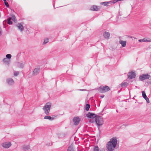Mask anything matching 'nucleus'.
I'll return each instance as SVG.
<instances>
[{"instance_id":"nucleus-1","label":"nucleus","mask_w":151,"mask_h":151,"mask_svg":"<svg viewBox=\"0 0 151 151\" xmlns=\"http://www.w3.org/2000/svg\"><path fill=\"white\" fill-rule=\"evenodd\" d=\"M117 141L116 137H113L111 138L106 144V148L107 150L113 151L116 146Z\"/></svg>"},{"instance_id":"nucleus-2","label":"nucleus","mask_w":151,"mask_h":151,"mask_svg":"<svg viewBox=\"0 0 151 151\" xmlns=\"http://www.w3.org/2000/svg\"><path fill=\"white\" fill-rule=\"evenodd\" d=\"M86 116L88 118V121L91 123L94 122L96 116L95 114L90 112L86 114Z\"/></svg>"},{"instance_id":"nucleus-3","label":"nucleus","mask_w":151,"mask_h":151,"mask_svg":"<svg viewBox=\"0 0 151 151\" xmlns=\"http://www.w3.org/2000/svg\"><path fill=\"white\" fill-rule=\"evenodd\" d=\"M51 105L52 104L51 103L47 102L43 108L42 109L46 115H48L49 114Z\"/></svg>"},{"instance_id":"nucleus-4","label":"nucleus","mask_w":151,"mask_h":151,"mask_svg":"<svg viewBox=\"0 0 151 151\" xmlns=\"http://www.w3.org/2000/svg\"><path fill=\"white\" fill-rule=\"evenodd\" d=\"M95 121L98 127L101 126L104 123L102 117L99 116H96L95 119Z\"/></svg>"},{"instance_id":"nucleus-5","label":"nucleus","mask_w":151,"mask_h":151,"mask_svg":"<svg viewBox=\"0 0 151 151\" xmlns=\"http://www.w3.org/2000/svg\"><path fill=\"white\" fill-rule=\"evenodd\" d=\"M109 87L107 86H100L99 88L100 92L101 93H103L106 92L110 90Z\"/></svg>"},{"instance_id":"nucleus-6","label":"nucleus","mask_w":151,"mask_h":151,"mask_svg":"<svg viewBox=\"0 0 151 151\" xmlns=\"http://www.w3.org/2000/svg\"><path fill=\"white\" fill-rule=\"evenodd\" d=\"M150 77V76L148 74H142L139 76V80L141 81H143L145 79H149Z\"/></svg>"},{"instance_id":"nucleus-7","label":"nucleus","mask_w":151,"mask_h":151,"mask_svg":"<svg viewBox=\"0 0 151 151\" xmlns=\"http://www.w3.org/2000/svg\"><path fill=\"white\" fill-rule=\"evenodd\" d=\"M136 76L135 73L133 72H129L128 75V78H129L132 79L134 78Z\"/></svg>"},{"instance_id":"nucleus-8","label":"nucleus","mask_w":151,"mask_h":151,"mask_svg":"<svg viewBox=\"0 0 151 151\" xmlns=\"http://www.w3.org/2000/svg\"><path fill=\"white\" fill-rule=\"evenodd\" d=\"M11 145V143L9 142H6L2 144V146L6 148H9Z\"/></svg>"},{"instance_id":"nucleus-9","label":"nucleus","mask_w":151,"mask_h":151,"mask_svg":"<svg viewBox=\"0 0 151 151\" xmlns=\"http://www.w3.org/2000/svg\"><path fill=\"white\" fill-rule=\"evenodd\" d=\"M80 119L78 117H75L73 118V121L75 125H78L80 121Z\"/></svg>"},{"instance_id":"nucleus-10","label":"nucleus","mask_w":151,"mask_h":151,"mask_svg":"<svg viewBox=\"0 0 151 151\" xmlns=\"http://www.w3.org/2000/svg\"><path fill=\"white\" fill-rule=\"evenodd\" d=\"M101 8L100 6L93 5L91 8L90 10L92 11H98Z\"/></svg>"},{"instance_id":"nucleus-11","label":"nucleus","mask_w":151,"mask_h":151,"mask_svg":"<svg viewBox=\"0 0 151 151\" xmlns=\"http://www.w3.org/2000/svg\"><path fill=\"white\" fill-rule=\"evenodd\" d=\"M142 96L146 100L147 103H149L150 101L149 99L145 93L144 91L142 92Z\"/></svg>"},{"instance_id":"nucleus-12","label":"nucleus","mask_w":151,"mask_h":151,"mask_svg":"<svg viewBox=\"0 0 151 151\" xmlns=\"http://www.w3.org/2000/svg\"><path fill=\"white\" fill-rule=\"evenodd\" d=\"M103 35L106 39H109L110 36V33L108 32H104L103 33Z\"/></svg>"},{"instance_id":"nucleus-13","label":"nucleus","mask_w":151,"mask_h":151,"mask_svg":"<svg viewBox=\"0 0 151 151\" xmlns=\"http://www.w3.org/2000/svg\"><path fill=\"white\" fill-rule=\"evenodd\" d=\"M19 29L22 31L24 29V27L21 23H18L17 25Z\"/></svg>"},{"instance_id":"nucleus-14","label":"nucleus","mask_w":151,"mask_h":151,"mask_svg":"<svg viewBox=\"0 0 151 151\" xmlns=\"http://www.w3.org/2000/svg\"><path fill=\"white\" fill-rule=\"evenodd\" d=\"M40 71V68H35L33 72V75L35 76L37 75L38 73Z\"/></svg>"},{"instance_id":"nucleus-15","label":"nucleus","mask_w":151,"mask_h":151,"mask_svg":"<svg viewBox=\"0 0 151 151\" xmlns=\"http://www.w3.org/2000/svg\"><path fill=\"white\" fill-rule=\"evenodd\" d=\"M24 64V62H18L17 63V65L19 67L22 68H23Z\"/></svg>"},{"instance_id":"nucleus-16","label":"nucleus","mask_w":151,"mask_h":151,"mask_svg":"<svg viewBox=\"0 0 151 151\" xmlns=\"http://www.w3.org/2000/svg\"><path fill=\"white\" fill-rule=\"evenodd\" d=\"M119 43L121 44L123 47L126 46V41L120 40L119 41Z\"/></svg>"},{"instance_id":"nucleus-17","label":"nucleus","mask_w":151,"mask_h":151,"mask_svg":"<svg viewBox=\"0 0 151 151\" xmlns=\"http://www.w3.org/2000/svg\"><path fill=\"white\" fill-rule=\"evenodd\" d=\"M6 81L8 83L9 85H12L14 83L13 80L12 78H9L7 79Z\"/></svg>"},{"instance_id":"nucleus-18","label":"nucleus","mask_w":151,"mask_h":151,"mask_svg":"<svg viewBox=\"0 0 151 151\" xmlns=\"http://www.w3.org/2000/svg\"><path fill=\"white\" fill-rule=\"evenodd\" d=\"M44 119H49L50 120H52L54 119V118L51 117L50 116H46L44 117Z\"/></svg>"},{"instance_id":"nucleus-19","label":"nucleus","mask_w":151,"mask_h":151,"mask_svg":"<svg viewBox=\"0 0 151 151\" xmlns=\"http://www.w3.org/2000/svg\"><path fill=\"white\" fill-rule=\"evenodd\" d=\"M121 86L122 88L126 87L128 85V83L127 82L122 83L121 84Z\"/></svg>"},{"instance_id":"nucleus-20","label":"nucleus","mask_w":151,"mask_h":151,"mask_svg":"<svg viewBox=\"0 0 151 151\" xmlns=\"http://www.w3.org/2000/svg\"><path fill=\"white\" fill-rule=\"evenodd\" d=\"M67 151H74V149L72 145L68 147Z\"/></svg>"},{"instance_id":"nucleus-21","label":"nucleus","mask_w":151,"mask_h":151,"mask_svg":"<svg viewBox=\"0 0 151 151\" xmlns=\"http://www.w3.org/2000/svg\"><path fill=\"white\" fill-rule=\"evenodd\" d=\"M93 151H99L100 150L99 147L97 145L93 147Z\"/></svg>"},{"instance_id":"nucleus-22","label":"nucleus","mask_w":151,"mask_h":151,"mask_svg":"<svg viewBox=\"0 0 151 151\" xmlns=\"http://www.w3.org/2000/svg\"><path fill=\"white\" fill-rule=\"evenodd\" d=\"M150 39L149 38H145L142 39V42H149L150 41Z\"/></svg>"},{"instance_id":"nucleus-23","label":"nucleus","mask_w":151,"mask_h":151,"mask_svg":"<svg viewBox=\"0 0 151 151\" xmlns=\"http://www.w3.org/2000/svg\"><path fill=\"white\" fill-rule=\"evenodd\" d=\"M23 148L24 150L26 151L29 149V145H24L23 146Z\"/></svg>"},{"instance_id":"nucleus-24","label":"nucleus","mask_w":151,"mask_h":151,"mask_svg":"<svg viewBox=\"0 0 151 151\" xmlns=\"http://www.w3.org/2000/svg\"><path fill=\"white\" fill-rule=\"evenodd\" d=\"M111 3V2H109V1L104 2L101 3V4L102 5H103L104 6H108V4L109 3Z\"/></svg>"},{"instance_id":"nucleus-25","label":"nucleus","mask_w":151,"mask_h":151,"mask_svg":"<svg viewBox=\"0 0 151 151\" xmlns=\"http://www.w3.org/2000/svg\"><path fill=\"white\" fill-rule=\"evenodd\" d=\"M9 18H11V20H12L13 21H14V22H15V21L16 20V17L14 15H13L11 17H9Z\"/></svg>"},{"instance_id":"nucleus-26","label":"nucleus","mask_w":151,"mask_h":151,"mask_svg":"<svg viewBox=\"0 0 151 151\" xmlns=\"http://www.w3.org/2000/svg\"><path fill=\"white\" fill-rule=\"evenodd\" d=\"M7 23L11 25L12 24V23L11 20V18H9L7 19Z\"/></svg>"},{"instance_id":"nucleus-27","label":"nucleus","mask_w":151,"mask_h":151,"mask_svg":"<svg viewBox=\"0 0 151 151\" xmlns=\"http://www.w3.org/2000/svg\"><path fill=\"white\" fill-rule=\"evenodd\" d=\"M90 106L89 104H87L86 105V110L87 111H88L90 108Z\"/></svg>"},{"instance_id":"nucleus-28","label":"nucleus","mask_w":151,"mask_h":151,"mask_svg":"<svg viewBox=\"0 0 151 151\" xmlns=\"http://www.w3.org/2000/svg\"><path fill=\"white\" fill-rule=\"evenodd\" d=\"M3 61L4 62L6 63H8L9 62V60L6 58H4Z\"/></svg>"},{"instance_id":"nucleus-29","label":"nucleus","mask_w":151,"mask_h":151,"mask_svg":"<svg viewBox=\"0 0 151 151\" xmlns=\"http://www.w3.org/2000/svg\"><path fill=\"white\" fill-rule=\"evenodd\" d=\"M12 56L10 54H7L6 55V58L7 59H10L11 58Z\"/></svg>"},{"instance_id":"nucleus-30","label":"nucleus","mask_w":151,"mask_h":151,"mask_svg":"<svg viewBox=\"0 0 151 151\" xmlns=\"http://www.w3.org/2000/svg\"><path fill=\"white\" fill-rule=\"evenodd\" d=\"M49 41V40L48 39H45L43 42V44H46Z\"/></svg>"},{"instance_id":"nucleus-31","label":"nucleus","mask_w":151,"mask_h":151,"mask_svg":"<svg viewBox=\"0 0 151 151\" xmlns=\"http://www.w3.org/2000/svg\"><path fill=\"white\" fill-rule=\"evenodd\" d=\"M4 3L5 5L7 7H9V5L8 4V3L6 1L4 2Z\"/></svg>"},{"instance_id":"nucleus-32","label":"nucleus","mask_w":151,"mask_h":151,"mask_svg":"<svg viewBox=\"0 0 151 151\" xmlns=\"http://www.w3.org/2000/svg\"><path fill=\"white\" fill-rule=\"evenodd\" d=\"M19 74V73L18 72H15L14 73V75L15 76H18Z\"/></svg>"},{"instance_id":"nucleus-33","label":"nucleus","mask_w":151,"mask_h":151,"mask_svg":"<svg viewBox=\"0 0 151 151\" xmlns=\"http://www.w3.org/2000/svg\"><path fill=\"white\" fill-rule=\"evenodd\" d=\"M118 1H119L118 0H114L113 1V3H115L116 2H117Z\"/></svg>"},{"instance_id":"nucleus-34","label":"nucleus","mask_w":151,"mask_h":151,"mask_svg":"<svg viewBox=\"0 0 151 151\" xmlns=\"http://www.w3.org/2000/svg\"><path fill=\"white\" fill-rule=\"evenodd\" d=\"M139 42H141L142 41V39H140L139 40Z\"/></svg>"},{"instance_id":"nucleus-35","label":"nucleus","mask_w":151,"mask_h":151,"mask_svg":"<svg viewBox=\"0 0 151 151\" xmlns=\"http://www.w3.org/2000/svg\"><path fill=\"white\" fill-rule=\"evenodd\" d=\"M99 151H104V149L100 150Z\"/></svg>"},{"instance_id":"nucleus-36","label":"nucleus","mask_w":151,"mask_h":151,"mask_svg":"<svg viewBox=\"0 0 151 151\" xmlns=\"http://www.w3.org/2000/svg\"><path fill=\"white\" fill-rule=\"evenodd\" d=\"M4 21L3 22V24L4 25Z\"/></svg>"},{"instance_id":"nucleus-37","label":"nucleus","mask_w":151,"mask_h":151,"mask_svg":"<svg viewBox=\"0 0 151 151\" xmlns=\"http://www.w3.org/2000/svg\"><path fill=\"white\" fill-rule=\"evenodd\" d=\"M104 96V95H103L102 96H101V97H102V98H103Z\"/></svg>"},{"instance_id":"nucleus-38","label":"nucleus","mask_w":151,"mask_h":151,"mask_svg":"<svg viewBox=\"0 0 151 151\" xmlns=\"http://www.w3.org/2000/svg\"><path fill=\"white\" fill-rule=\"evenodd\" d=\"M3 1H4V2L6 1V0H3Z\"/></svg>"}]
</instances>
